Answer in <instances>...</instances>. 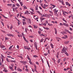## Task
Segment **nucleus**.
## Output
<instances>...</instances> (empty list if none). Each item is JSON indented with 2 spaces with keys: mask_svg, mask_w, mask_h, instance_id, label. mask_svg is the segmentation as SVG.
Returning <instances> with one entry per match:
<instances>
[{
  "mask_svg": "<svg viewBox=\"0 0 73 73\" xmlns=\"http://www.w3.org/2000/svg\"><path fill=\"white\" fill-rule=\"evenodd\" d=\"M67 50V49L66 48V47H64L63 48L62 50L61 51V53H64L66 55V56H68V53H67V52L66 51V50Z\"/></svg>",
  "mask_w": 73,
  "mask_h": 73,
  "instance_id": "nucleus-1",
  "label": "nucleus"
},
{
  "mask_svg": "<svg viewBox=\"0 0 73 73\" xmlns=\"http://www.w3.org/2000/svg\"><path fill=\"white\" fill-rule=\"evenodd\" d=\"M50 5L51 6H52V7H51L50 8V9H53V8H55V7H56V6L55 5H54L53 4H50Z\"/></svg>",
  "mask_w": 73,
  "mask_h": 73,
  "instance_id": "nucleus-2",
  "label": "nucleus"
},
{
  "mask_svg": "<svg viewBox=\"0 0 73 73\" xmlns=\"http://www.w3.org/2000/svg\"><path fill=\"white\" fill-rule=\"evenodd\" d=\"M41 6H42V7L44 8V9H46L45 7H48V5H46V4H44V6L43 5H41Z\"/></svg>",
  "mask_w": 73,
  "mask_h": 73,
  "instance_id": "nucleus-3",
  "label": "nucleus"
},
{
  "mask_svg": "<svg viewBox=\"0 0 73 73\" xmlns=\"http://www.w3.org/2000/svg\"><path fill=\"white\" fill-rule=\"evenodd\" d=\"M54 11V13L56 14V15H57V12H58V10H57V9H55L53 10Z\"/></svg>",
  "mask_w": 73,
  "mask_h": 73,
  "instance_id": "nucleus-4",
  "label": "nucleus"
},
{
  "mask_svg": "<svg viewBox=\"0 0 73 73\" xmlns=\"http://www.w3.org/2000/svg\"><path fill=\"white\" fill-rule=\"evenodd\" d=\"M20 62L21 63H22V64H23L24 65H26V64H27V62L26 61H20Z\"/></svg>",
  "mask_w": 73,
  "mask_h": 73,
  "instance_id": "nucleus-5",
  "label": "nucleus"
},
{
  "mask_svg": "<svg viewBox=\"0 0 73 73\" xmlns=\"http://www.w3.org/2000/svg\"><path fill=\"white\" fill-rule=\"evenodd\" d=\"M7 35L8 36H9V37H11V36H12V37H14V35H13L12 34H11L9 33L7 34Z\"/></svg>",
  "mask_w": 73,
  "mask_h": 73,
  "instance_id": "nucleus-6",
  "label": "nucleus"
},
{
  "mask_svg": "<svg viewBox=\"0 0 73 73\" xmlns=\"http://www.w3.org/2000/svg\"><path fill=\"white\" fill-rule=\"evenodd\" d=\"M63 25H64L65 26H66V27H69V25L65 23H63Z\"/></svg>",
  "mask_w": 73,
  "mask_h": 73,
  "instance_id": "nucleus-7",
  "label": "nucleus"
},
{
  "mask_svg": "<svg viewBox=\"0 0 73 73\" xmlns=\"http://www.w3.org/2000/svg\"><path fill=\"white\" fill-rule=\"evenodd\" d=\"M27 20H28V23L29 24H31V19H27Z\"/></svg>",
  "mask_w": 73,
  "mask_h": 73,
  "instance_id": "nucleus-8",
  "label": "nucleus"
},
{
  "mask_svg": "<svg viewBox=\"0 0 73 73\" xmlns=\"http://www.w3.org/2000/svg\"><path fill=\"white\" fill-rule=\"evenodd\" d=\"M37 42H35V48H36V49L37 50V49H37Z\"/></svg>",
  "mask_w": 73,
  "mask_h": 73,
  "instance_id": "nucleus-9",
  "label": "nucleus"
},
{
  "mask_svg": "<svg viewBox=\"0 0 73 73\" xmlns=\"http://www.w3.org/2000/svg\"><path fill=\"white\" fill-rule=\"evenodd\" d=\"M66 5H68L69 7H70V4H69L68 2H66Z\"/></svg>",
  "mask_w": 73,
  "mask_h": 73,
  "instance_id": "nucleus-10",
  "label": "nucleus"
},
{
  "mask_svg": "<svg viewBox=\"0 0 73 73\" xmlns=\"http://www.w3.org/2000/svg\"><path fill=\"white\" fill-rule=\"evenodd\" d=\"M29 11H26V12H25L24 14H25V15H27V14H28V13L29 14Z\"/></svg>",
  "mask_w": 73,
  "mask_h": 73,
  "instance_id": "nucleus-11",
  "label": "nucleus"
},
{
  "mask_svg": "<svg viewBox=\"0 0 73 73\" xmlns=\"http://www.w3.org/2000/svg\"><path fill=\"white\" fill-rule=\"evenodd\" d=\"M23 38L24 40L26 41V42H28V41L27 40V39H26V38H25V36H23Z\"/></svg>",
  "mask_w": 73,
  "mask_h": 73,
  "instance_id": "nucleus-12",
  "label": "nucleus"
},
{
  "mask_svg": "<svg viewBox=\"0 0 73 73\" xmlns=\"http://www.w3.org/2000/svg\"><path fill=\"white\" fill-rule=\"evenodd\" d=\"M33 26H34V28H35V29H37V28H38V27L37 26H36V25H34Z\"/></svg>",
  "mask_w": 73,
  "mask_h": 73,
  "instance_id": "nucleus-13",
  "label": "nucleus"
},
{
  "mask_svg": "<svg viewBox=\"0 0 73 73\" xmlns=\"http://www.w3.org/2000/svg\"><path fill=\"white\" fill-rule=\"evenodd\" d=\"M72 68H73V67L72 66H70V70L71 71H73V69H72Z\"/></svg>",
  "mask_w": 73,
  "mask_h": 73,
  "instance_id": "nucleus-14",
  "label": "nucleus"
},
{
  "mask_svg": "<svg viewBox=\"0 0 73 73\" xmlns=\"http://www.w3.org/2000/svg\"><path fill=\"white\" fill-rule=\"evenodd\" d=\"M49 48H50V46H48L46 47V49H48Z\"/></svg>",
  "mask_w": 73,
  "mask_h": 73,
  "instance_id": "nucleus-15",
  "label": "nucleus"
},
{
  "mask_svg": "<svg viewBox=\"0 0 73 73\" xmlns=\"http://www.w3.org/2000/svg\"><path fill=\"white\" fill-rule=\"evenodd\" d=\"M9 68L12 71L13 70V68H12V67H11V66H9Z\"/></svg>",
  "mask_w": 73,
  "mask_h": 73,
  "instance_id": "nucleus-16",
  "label": "nucleus"
},
{
  "mask_svg": "<svg viewBox=\"0 0 73 73\" xmlns=\"http://www.w3.org/2000/svg\"><path fill=\"white\" fill-rule=\"evenodd\" d=\"M17 70L19 72H21L22 71V70H21V69L19 68H18Z\"/></svg>",
  "mask_w": 73,
  "mask_h": 73,
  "instance_id": "nucleus-17",
  "label": "nucleus"
},
{
  "mask_svg": "<svg viewBox=\"0 0 73 73\" xmlns=\"http://www.w3.org/2000/svg\"><path fill=\"white\" fill-rule=\"evenodd\" d=\"M50 46H51V48H53V44H51L50 45Z\"/></svg>",
  "mask_w": 73,
  "mask_h": 73,
  "instance_id": "nucleus-18",
  "label": "nucleus"
},
{
  "mask_svg": "<svg viewBox=\"0 0 73 73\" xmlns=\"http://www.w3.org/2000/svg\"><path fill=\"white\" fill-rule=\"evenodd\" d=\"M23 25H25V24H27V22H26L23 21Z\"/></svg>",
  "mask_w": 73,
  "mask_h": 73,
  "instance_id": "nucleus-19",
  "label": "nucleus"
},
{
  "mask_svg": "<svg viewBox=\"0 0 73 73\" xmlns=\"http://www.w3.org/2000/svg\"><path fill=\"white\" fill-rule=\"evenodd\" d=\"M54 29H55V34H56L57 33V29H56V28H54Z\"/></svg>",
  "mask_w": 73,
  "mask_h": 73,
  "instance_id": "nucleus-20",
  "label": "nucleus"
},
{
  "mask_svg": "<svg viewBox=\"0 0 73 73\" xmlns=\"http://www.w3.org/2000/svg\"><path fill=\"white\" fill-rule=\"evenodd\" d=\"M69 41H68L67 42H64V43H65V44H68V43H69Z\"/></svg>",
  "mask_w": 73,
  "mask_h": 73,
  "instance_id": "nucleus-21",
  "label": "nucleus"
},
{
  "mask_svg": "<svg viewBox=\"0 0 73 73\" xmlns=\"http://www.w3.org/2000/svg\"><path fill=\"white\" fill-rule=\"evenodd\" d=\"M35 8L36 11H37V10H38V5H36V6L35 7Z\"/></svg>",
  "mask_w": 73,
  "mask_h": 73,
  "instance_id": "nucleus-22",
  "label": "nucleus"
},
{
  "mask_svg": "<svg viewBox=\"0 0 73 73\" xmlns=\"http://www.w3.org/2000/svg\"><path fill=\"white\" fill-rule=\"evenodd\" d=\"M48 26H52L53 25L52 24H50V23H48Z\"/></svg>",
  "mask_w": 73,
  "mask_h": 73,
  "instance_id": "nucleus-23",
  "label": "nucleus"
},
{
  "mask_svg": "<svg viewBox=\"0 0 73 73\" xmlns=\"http://www.w3.org/2000/svg\"><path fill=\"white\" fill-rule=\"evenodd\" d=\"M5 71V73H7V72H8V70H3V71Z\"/></svg>",
  "mask_w": 73,
  "mask_h": 73,
  "instance_id": "nucleus-24",
  "label": "nucleus"
},
{
  "mask_svg": "<svg viewBox=\"0 0 73 73\" xmlns=\"http://www.w3.org/2000/svg\"><path fill=\"white\" fill-rule=\"evenodd\" d=\"M40 36H43V37H44L45 35H43V34H41L40 35Z\"/></svg>",
  "mask_w": 73,
  "mask_h": 73,
  "instance_id": "nucleus-25",
  "label": "nucleus"
},
{
  "mask_svg": "<svg viewBox=\"0 0 73 73\" xmlns=\"http://www.w3.org/2000/svg\"><path fill=\"white\" fill-rule=\"evenodd\" d=\"M42 24L44 26H46V24L45 23H44V24Z\"/></svg>",
  "mask_w": 73,
  "mask_h": 73,
  "instance_id": "nucleus-26",
  "label": "nucleus"
},
{
  "mask_svg": "<svg viewBox=\"0 0 73 73\" xmlns=\"http://www.w3.org/2000/svg\"><path fill=\"white\" fill-rule=\"evenodd\" d=\"M25 71L26 72H28L29 70L28 69L26 68V69H25Z\"/></svg>",
  "mask_w": 73,
  "mask_h": 73,
  "instance_id": "nucleus-27",
  "label": "nucleus"
},
{
  "mask_svg": "<svg viewBox=\"0 0 73 73\" xmlns=\"http://www.w3.org/2000/svg\"><path fill=\"white\" fill-rule=\"evenodd\" d=\"M62 20H63V21H65V23H67V21H66V20H65V19H64L63 18L62 19Z\"/></svg>",
  "mask_w": 73,
  "mask_h": 73,
  "instance_id": "nucleus-28",
  "label": "nucleus"
},
{
  "mask_svg": "<svg viewBox=\"0 0 73 73\" xmlns=\"http://www.w3.org/2000/svg\"><path fill=\"white\" fill-rule=\"evenodd\" d=\"M5 40H9V38H8L6 37H5Z\"/></svg>",
  "mask_w": 73,
  "mask_h": 73,
  "instance_id": "nucleus-29",
  "label": "nucleus"
},
{
  "mask_svg": "<svg viewBox=\"0 0 73 73\" xmlns=\"http://www.w3.org/2000/svg\"><path fill=\"white\" fill-rule=\"evenodd\" d=\"M44 19H45V18H40V20H41V21H42V20H44Z\"/></svg>",
  "mask_w": 73,
  "mask_h": 73,
  "instance_id": "nucleus-30",
  "label": "nucleus"
},
{
  "mask_svg": "<svg viewBox=\"0 0 73 73\" xmlns=\"http://www.w3.org/2000/svg\"><path fill=\"white\" fill-rule=\"evenodd\" d=\"M20 3L21 5V6H23V3L22 2H20Z\"/></svg>",
  "mask_w": 73,
  "mask_h": 73,
  "instance_id": "nucleus-31",
  "label": "nucleus"
},
{
  "mask_svg": "<svg viewBox=\"0 0 73 73\" xmlns=\"http://www.w3.org/2000/svg\"><path fill=\"white\" fill-rule=\"evenodd\" d=\"M61 60L60 59H59L58 60V63H60V60Z\"/></svg>",
  "mask_w": 73,
  "mask_h": 73,
  "instance_id": "nucleus-32",
  "label": "nucleus"
},
{
  "mask_svg": "<svg viewBox=\"0 0 73 73\" xmlns=\"http://www.w3.org/2000/svg\"><path fill=\"white\" fill-rule=\"evenodd\" d=\"M29 62L30 63V64L32 65V62H31V60H30V61H29Z\"/></svg>",
  "mask_w": 73,
  "mask_h": 73,
  "instance_id": "nucleus-33",
  "label": "nucleus"
},
{
  "mask_svg": "<svg viewBox=\"0 0 73 73\" xmlns=\"http://www.w3.org/2000/svg\"><path fill=\"white\" fill-rule=\"evenodd\" d=\"M22 17L23 18V19H26V20H27V18L25 17H24V16H22Z\"/></svg>",
  "mask_w": 73,
  "mask_h": 73,
  "instance_id": "nucleus-34",
  "label": "nucleus"
},
{
  "mask_svg": "<svg viewBox=\"0 0 73 73\" xmlns=\"http://www.w3.org/2000/svg\"><path fill=\"white\" fill-rule=\"evenodd\" d=\"M46 15H42V17H46Z\"/></svg>",
  "mask_w": 73,
  "mask_h": 73,
  "instance_id": "nucleus-35",
  "label": "nucleus"
},
{
  "mask_svg": "<svg viewBox=\"0 0 73 73\" xmlns=\"http://www.w3.org/2000/svg\"><path fill=\"white\" fill-rule=\"evenodd\" d=\"M49 12L52 15H53V12H52V11H49Z\"/></svg>",
  "mask_w": 73,
  "mask_h": 73,
  "instance_id": "nucleus-36",
  "label": "nucleus"
},
{
  "mask_svg": "<svg viewBox=\"0 0 73 73\" xmlns=\"http://www.w3.org/2000/svg\"><path fill=\"white\" fill-rule=\"evenodd\" d=\"M6 61H7V62H9V60H8V58H6Z\"/></svg>",
  "mask_w": 73,
  "mask_h": 73,
  "instance_id": "nucleus-37",
  "label": "nucleus"
},
{
  "mask_svg": "<svg viewBox=\"0 0 73 73\" xmlns=\"http://www.w3.org/2000/svg\"><path fill=\"white\" fill-rule=\"evenodd\" d=\"M11 5H12L11 4H7V5H8V7H10V6H11Z\"/></svg>",
  "mask_w": 73,
  "mask_h": 73,
  "instance_id": "nucleus-38",
  "label": "nucleus"
},
{
  "mask_svg": "<svg viewBox=\"0 0 73 73\" xmlns=\"http://www.w3.org/2000/svg\"><path fill=\"white\" fill-rule=\"evenodd\" d=\"M13 28V26L11 25L10 27V29H12Z\"/></svg>",
  "mask_w": 73,
  "mask_h": 73,
  "instance_id": "nucleus-39",
  "label": "nucleus"
},
{
  "mask_svg": "<svg viewBox=\"0 0 73 73\" xmlns=\"http://www.w3.org/2000/svg\"><path fill=\"white\" fill-rule=\"evenodd\" d=\"M1 24H2L4 26V23H3V22H2V21H1Z\"/></svg>",
  "mask_w": 73,
  "mask_h": 73,
  "instance_id": "nucleus-40",
  "label": "nucleus"
},
{
  "mask_svg": "<svg viewBox=\"0 0 73 73\" xmlns=\"http://www.w3.org/2000/svg\"><path fill=\"white\" fill-rule=\"evenodd\" d=\"M16 5H17V7H20V5H19V4L18 3H17L16 4Z\"/></svg>",
  "mask_w": 73,
  "mask_h": 73,
  "instance_id": "nucleus-41",
  "label": "nucleus"
},
{
  "mask_svg": "<svg viewBox=\"0 0 73 73\" xmlns=\"http://www.w3.org/2000/svg\"><path fill=\"white\" fill-rule=\"evenodd\" d=\"M48 54H50V50H48Z\"/></svg>",
  "mask_w": 73,
  "mask_h": 73,
  "instance_id": "nucleus-42",
  "label": "nucleus"
},
{
  "mask_svg": "<svg viewBox=\"0 0 73 73\" xmlns=\"http://www.w3.org/2000/svg\"><path fill=\"white\" fill-rule=\"evenodd\" d=\"M33 57H35V58H36V57H37V56L36 55H34V56H33Z\"/></svg>",
  "mask_w": 73,
  "mask_h": 73,
  "instance_id": "nucleus-43",
  "label": "nucleus"
},
{
  "mask_svg": "<svg viewBox=\"0 0 73 73\" xmlns=\"http://www.w3.org/2000/svg\"><path fill=\"white\" fill-rule=\"evenodd\" d=\"M24 48L25 49H27V46H24Z\"/></svg>",
  "mask_w": 73,
  "mask_h": 73,
  "instance_id": "nucleus-44",
  "label": "nucleus"
},
{
  "mask_svg": "<svg viewBox=\"0 0 73 73\" xmlns=\"http://www.w3.org/2000/svg\"><path fill=\"white\" fill-rule=\"evenodd\" d=\"M69 30H70V31H73V29H72L71 27H70L69 28Z\"/></svg>",
  "mask_w": 73,
  "mask_h": 73,
  "instance_id": "nucleus-45",
  "label": "nucleus"
},
{
  "mask_svg": "<svg viewBox=\"0 0 73 73\" xmlns=\"http://www.w3.org/2000/svg\"><path fill=\"white\" fill-rule=\"evenodd\" d=\"M37 13H39V14H40L41 13H40V12L39 11H36Z\"/></svg>",
  "mask_w": 73,
  "mask_h": 73,
  "instance_id": "nucleus-46",
  "label": "nucleus"
},
{
  "mask_svg": "<svg viewBox=\"0 0 73 73\" xmlns=\"http://www.w3.org/2000/svg\"><path fill=\"white\" fill-rule=\"evenodd\" d=\"M56 57H57V58H58V53H57V55H56Z\"/></svg>",
  "mask_w": 73,
  "mask_h": 73,
  "instance_id": "nucleus-47",
  "label": "nucleus"
},
{
  "mask_svg": "<svg viewBox=\"0 0 73 73\" xmlns=\"http://www.w3.org/2000/svg\"><path fill=\"white\" fill-rule=\"evenodd\" d=\"M27 58L29 60V61H30V60H31V59L29 57H27Z\"/></svg>",
  "mask_w": 73,
  "mask_h": 73,
  "instance_id": "nucleus-48",
  "label": "nucleus"
},
{
  "mask_svg": "<svg viewBox=\"0 0 73 73\" xmlns=\"http://www.w3.org/2000/svg\"><path fill=\"white\" fill-rule=\"evenodd\" d=\"M1 48L3 49V48H5V47H4V46H2L1 47Z\"/></svg>",
  "mask_w": 73,
  "mask_h": 73,
  "instance_id": "nucleus-49",
  "label": "nucleus"
},
{
  "mask_svg": "<svg viewBox=\"0 0 73 73\" xmlns=\"http://www.w3.org/2000/svg\"><path fill=\"white\" fill-rule=\"evenodd\" d=\"M56 38L57 40V39H61L60 38L58 37H56Z\"/></svg>",
  "mask_w": 73,
  "mask_h": 73,
  "instance_id": "nucleus-50",
  "label": "nucleus"
},
{
  "mask_svg": "<svg viewBox=\"0 0 73 73\" xmlns=\"http://www.w3.org/2000/svg\"><path fill=\"white\" fill-rule=\"evenodd\" d=\"M23 7L25 9H27V7H26V6Z\"/></svg>",
  "mask_w": 73,
  "mask_h": 73,
  "instance_id": "nucleus-51",
  "label": "nucleus"
},
{
  "mask_svg": "<svg viewBox=\"0 0 73 73\" xmlns=\"http://www.w3.org/2000/svg\"><path fill=\"white\" fill-rule=\"evenodd\" d=\"M48 53H45V54H44V56H47V55H48Z\"/></svg>",
  "mask_w": 73,
  "mask_h": 73,
  "instance_id": "nucleus-52",
  "label": "nucleus"
},
{
  "mask_svg": "<svg viewBox=\"0 0 73 73\" xmlns=\"http://www.w3.org/2000/svg\"><path fill=\"white\" fill-rule=\"evenodd\" d=\"M65 31L66 32H68L69 31L68 30H66V29H65Z\"/></svg>",
  "mask_w": 73,
  "mask_h": 73,
  "instance_id": "nucleus-53",
  "label": "nucleus"
},
{
  "mask_svg": "<svg viewBox=\"0 0 73 73\" xmlns=\"http://www.w3.org/2000/svg\"><path fill=\"white\" fill-rule=\"evenodd\" d=\"M64 36H65V38H68V36H67V35H64Z\"/></svg>",
  "mask_w": 73,
  "mask_h": 73,
  "instance_id": "nucleus-54",
  "label": "nucleus"
},
{
  "mask_svg": "<svg viewBox=\"0 0 73 73\" xmlns=\"http://www.w3.org/2000/svg\"><path fill=\"white\" fill-rule=\"evenodd\" d=\"M11 65L12 66H14V64H11Z\"/></svg>",
  "mask_w": 73,
  "mask_h": 73,
  "instance_id": "nucleus-55",
  "label": "nucleus"
},
{
  "mask_svg": "<svg viewBox=\"0 0 73 73\" xmlns=\"http://www.w3.org/2000/svg\"><path fill=\"white\" fill-rule=\"evenodd\" d=\"M39 30H40V31H41V32H42V31H43L42 29L41 28H39Z\"/></svg>",
  "mask_w": 73,
  "mask_h": 73,
  "instance_id": "nucleus-56",
  "label": "nucleus"
},
{
  "mask_svg": "<svg viewBox=\"0 0 73 73\" xmlns=\"http://www.w3.org/2000/svg\"><path fill=\"white\" fill-rule=\"evenodd\" d=\"M12 46H10V47L9 48V49H10V50H11V49H12Z\"/></svg>",
  "mask_w": 73,
  "mask_h": 73,
  "instance_id": "nucleus-57",
  "label": "nucleus"
},
{
  "mask_svg": "<svg viewBox=\"0 0 73 73\" xmlns=\"http://www.w3.org/2000/svg\"><path fill=\"white\" fill-rule=\"evenodd\" d=\"M29 37H30V38H33V36H30Z\"/></svg>",
  "mask_w": 73,
  "mask_h": 73,
  "instance_id": "nucleus-58",
  "label": "nucleus"
},
{
  "mask_svg": "<svg viewBox=\"0 0 73 73\" xmlns=\"http://www.w3.org/2000/svg\"><path fill=\"white\" fill-rule=\"evenodd\" d=\"M62 4H63V5H65V4H64V2H62Z\"/></svg>",
  "mask_w": 73,
  "mask_h": 73,
  "instance_id": "nucleus-59",
  "label": "nucleus"
},
{
  "mask_svg": "<svg viewBox=\"0 0 73 73\" xmlns=\"http://www.w3.org/2000/svg\"><path fill=\"white\" fill-rule=\"evenodd\" d=\"M46 30H49V28L48 27H46Z\"/></svg>",
  "mask_w": 73,
  "mask_h": 73,
  "instance_id": "nucleus-60",
  "label": "nucleus"
},
{
  "mask_svg": "<svg viewBox=\"0 0 73 73\" xmlns=\"http://www.w3.org/2000/svg\"><path fill=\"white\" fill-rule=\"evenodd\" d=\"M13 11H15V10H16V9L15 8H13Z\"/></svg>",
  "mask_w": 73,
  "mask_h": 73,
  "instance_id": "nucleus-61",
  "label": "nucleus"
},
{
  "mask_svg": "<svg viewBox=\"0 0 73 73\" xmlns=\"http://www.w3.org/2000/svg\"><path fill=\"white\" fill-rule=\"evenodd\" d=\"M62 25V23H60V25Z\"/></svg>",
  "mask_w": 73,
  "mask_h": 73,
  "instance_id": "nucleus-62",
  "label": "nucleus"
},
{
  "mask_svg": "<svg viewBox=\"0 0 73 73\" xmlns=\"http://www.w3.org/2000/svg\"><path fill=\"white\" fill-rule=\"evenodd\" d=\"M27 49L28 50H29V49H31V48L29 47L27 48Z\"/></svg>",
  "mask_w": 73,
  "mask_h": 73,
  "instance_id": "nucleus-63",
  "label": "nucleus"
},
{
  "mask_svg": "<svg viewBox=\"0 0 73 73\" xmlns=\"http://www.w3.org/2000/svg\"><path fill=\"white\" fill-rule=\"evenodd\" d=\"M15 4H13V7H15Z\"/></svg>",
  "mask_w": 73,
  "mask_h": 73,
  "instance_id": "nucleus-64",
  "label": "nucleus"
}]
</instances>
